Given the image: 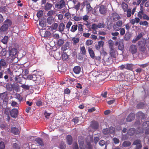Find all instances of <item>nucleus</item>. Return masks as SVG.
<instances>
[{"instance_id": "obj_49", "label": "nucleus", "mask_w": 149, "mask_h": 149, "mask_svg": "<svg viewBox=\"0 0 149 149\" xmlns=\"http://www.w3.org/2000/svg\"><path fill=\"white\" fill-rule=\"evenodd\" d=\"M121 36H123L125 33V30L124 28H121L119 30Z\"/></svg>"}, {"instance_id": "obj_19", "label": "nucleus", "mask_w": 149, "mask_h": 149, "mask_svg": "<svg viewBox=\"0 0 149 149\" xmlns=\"http://www.w3.org/2000/svg\"><path fill=\"white\" fill-rule=\"evenodd\" d=\"M99 11L101 14H104L106 13L107 10L104 6L102 5L99 8Z\"/></svg>"}, {"instance_id": "obj_22", "label": "nucleus", "mask_w": 149, "mask_h": 149, "mask_svg": "<svg viewBox=\"0 0 149 149\" xmlns=\"http://www.w3.org/2000/svg\"><path fill=\"white\" fill-rule=\"evenodd\" d=\"M52 7V5L50 3H47L45 5L44 9L46 10H48L50 9Z\"/></svg>"}, {"instance_id": "obj_2", "label": "nucleus", "mask_w": 149, "mask_h": 149, "mask_svg": "<svg viewBox=\"0 0 149 149\" xmlns=\"http://www.w3.org/2000/svg\"><path fill=\"white\" fill-rule=\"evenodd\" d=\"M12 24V22L9 19H6L4 22L3 24L1 26L0 30L2 31H7L9 26H10Z\"/></svg>"}, {"instance_id": "obj_55", "label": "nucleus", "mask_w": 149, "mask_h": 149, "mask_svg": "<svg viewBox=\"0 0 149 149\" xmlns=\"http://www.w3.org/2000/svg\"><path fill=\"white\" fill-rule=\"evenodd\" d=\"M62 59L64 60H66L68 58V56L66 53H63L62 55Z\"/></svg>"}, {"instance_id": "obj_23", "label": "nucleus", "mask_w": 149, "mask_h": 149, "mask_svg": "<svg viewBox=\"0 0 149 149\" xmlns=\"http://www.w3.org/2000/svg\"><path fill=\"white\" fill-rule=\"evenodd\" d=\"M11 132L15 135L17 134L19 132V130L17 128L15 127H12L11 130Z\"/></svg>"}, {"instance_id": "obj_9", "label": "nucleus", "mask_w": 149, "mask_h": 149, "mask_svg": "<svg viewBox=\"0 0 149 149\" xmlns=\"http://www.w3.org/2000/svg\"><path fill=\"white\" fill-rule=\"evenodd\" d=\"M120 19L119 15L117 13H112L110 16V19L113 22L116 21Z\"/></svg>"}, {"instance_id": "obj_58", "label": "nucleus", "mask_w": 149, "mask_h": 149, "mask_svg": "<svg viewBox=\"0 0 149 149\" xmlns=\"http://www.w3.org/2000/svg\"><path fill=\"white\" fill-rule=\"evenodd\" d=\"M51 33L50 31H47L45 32L44 34V37L45 38L48 37L50 35Z\"/></svg>"}, {"instance_id": "obj_41", "label": "nucleus", "mask_w": 149, "mask_h": 149, "mask_svg": "<svg viewBox=\"0 0 149 149\" xmlns=\"http://www.w3.org/2000/svg\"><path fill=\"white\" fill-rule=\"evenodd\" d=\"M43 12L42 10H39L37 13V16L38 18H40L43 15Z\"/></svg>"}, {"instance_id": "obj_40", "label": "nucleus", "mask_w": 149, "mask_h": 149, "mask_svg": "<svg viewBox=\"0 0 149 149\" xmlns=\"http://www.w3.org/2000/svg\"><path fill=\"white\" fill-rule=\"evenodd\" d=\"M8 65L6 61L3 58L0 60V65Z\"/></svg>"}, {"instance_id": "obj_10", "label": "nucleus", "mask_w": 149, "mask_h": 149, "mask_svg": "<svg viewBox=\"0 0 149 149\" xmlns=\"http://www.w3.org/2000/svg\"><path fill=\"white\" fill-rule=\"evenodd\" d=\"M18 114V111L17 109H13L10 111V115L13 118H16Z\"/></svg>"}, {"instance_id": "obj_36", "label": "nucleus", "mask_w": 149, "mask_h": 149, "mask_svg": "<svg viewBox=\"0 0 149 149\" xmlns=\"http://www.w3.org/2000/svg\"><path fill=\"white\" fill-rule=\"evenodd\" d=\"M142 37V34L141 33H140L137 36L135 40H132V42L134 43L136 41H137L139 39H140Z\"/></svg>"}, {"instance_id": "obj_57", "label": "nucleus", "mask_w": 149, "mask_h": 149, "mask_svg": "<svg viewBox=\"0 0 149 149\" xmlns=\"http://www.w3.org/2000/svg\"><path fill=\"white\" fill-rule=\"evenodd\" d=\"M81 6V4L79 2H78L77 4L74 5V8L77 10H78L79 9V8Z\"/></svg>"}, {"instance_id": "obj_25", "label": "nucleus", "mask_w": 149, "mask_h": 149, "mask_svg": "<svg viewBox=\"0 0 149 149\" xmlns=\"http://www.w3.org/2000/svg\"><path fill=\"white\" fill-rule=\"evenodd\" d=\"M121 6L124 12H125L128 9V5L126 3L123 2L121 4Z\"/></svg>"}, {"instance_id": "obj_30", "label": "nucleus", "mask_w": 149, "mask_h": 149, "mask_svg": "<svg viewBox=\"0 0 149 149\" xmlns=\"http://www.w3.org/2000/svg\"><path fill=\"white\" fill-rule=\"evenodd\" d=\"M131 144V143L130 141H125L123 144L122 146L124 147H128L130 146Z\"/></svg>"}, {"instance_id": "obj_46", "label": "nucleus", "mask_w": 149, "mask_h": 149, "mask_svg": "<svg viewBox=\"0 0 149 149\" xmlns=\"http://www.w3.org/2000/svg\"><path fill=\"white\" fill-rule=\"evenodd\" d=\"M39 25L42 27H43L45 26V23L44 20H40L39 21Z\"/></svg>"}, {"instance_id": "obj_48", "label": "nucleus", "mask_w": 149, "mask_h": 149, "mask_svg": "<svg viewBox=\"0 0 149 149\" xmlns=\"http://www.w3.org/2000/svg\"><path fill=\"white\" fill-rule=\"evenodd\" d=\"M130 34L129 33H126L124 37V39L125 40H129L130 38Z\"/></svg>"}, {"instance_id": "obj_12", "label": "nucleus", "mask_w": 149, "mask_h": 149, "mask_svg": "<svg viewBox=\"0 0 149 149\" xmlns=\"http://www.w3.org/2000/svg\"><path fill=\"white\" fill-rule=\"evenodd\" d=\"M104 43V42L102 40L98 41V44H96L95 45L96 49L97 50H99L101 48H103Z\"/></svg>"}, {"instance_id": "obj_20", "label": "nucleus", "mask_w": 149, "mask_h": 149, "mask_svg": "<svg viewBox=\"0 0 149 149\" xmlns=\"http://www.w3.org/2000/svg\"><path fill=\"white\" fill-rule=\"evenodd\" d=\"M15 81L20 84H22V79L21 77H20V75H16L14 78Z\"/></svg>"}, {"instance_id": "obj_37", "label": "nucleus", "mask_w": 149, "mask_h": 149, "mask_svg": "<svg viewBox=\"0 0 149 149\" xmlns=\"http://www.w3.org/2000/svg\"><path fill=\"white\" fill-rule=\"evenodd\" d=\"M109 49L114 48L113 42L112 40H110L108 42Z\"/></svg>"}, {"instance_id": "obj_53", "label": "nucleus", "mask_w": 149, "mask_h": 149, "mask_svg": "<svg viewBox=\"0 0 149 149\" xmlns=\"http://www.w3.org/2000/svg\"><path fill=\"white\" fill-rule=\"evenodd\" d=\"M126 68L127 70H131L132 69V65L131 64H128L126 65Z\"/></svg>"}, {"instance_id": "obj_61", "label": "nucleus", "mask_w": 149, "mask_h": 149, "mask_svg": "<svg viewBox=\"0 0 149 149\" xmlns=\"http://www.w3.org/2000/svg\"><path fill=\"white\" fill-rule=\"evenodd\" d=\"M126 11L127 12V17H130L131 16V9L130 8L128 9Z\"/></svg>"}, {"instance_id": "obj_64", "label": "nucleus", "mask_w": 149, "mask_h": 149, "mask_svg": "<svg viewBox=\"0 0 149 149\" xmlns=\"http://www.w3.org/2000/svg\"><path fill=\"white\" fill-rule=\"evenodd\" d=\"M98 28H104V27L105 25L104 23H100L97 25Z\"/></svg>"}, {"instance_id": "obj_43", "label": "nucleus", "mask_w": 149, "mask_h": 149, "mask_svg": "<svg viewBox=\"0 0 149 149\" xmlns=\"http://www.w3.org/2000/svg\"><path fill=\"white\" fill-rule=\"evenodd\" d=\"M10 111L9 108H6L4 110V113L7 115L8 117L9 116V114H10Z\"/></svg>"}, {"instance_id": "obj_7", "label": "nucleus", "mask_w": 149, "mask_h": 149, "mask_svg": "<svg viewBox=\"0 0 149 149\" xmlns=\"http://www.w3.org/2000/svg\"><path fill=\"white\" fill-rule=\"evenodd\" d=\"M117 49L113 48L109 49V54L111 57L116 58L118 55V52L117 51Z\"/></svg>"}, {"instance_id": "obj_42", "label": "nucleus", "mask_w": 149, "mask_h": 149, "mask_svg": "<svg viewBox=\"0 0 149 149\" xmlns=\"http://www.w3.org/2000/svg\"><path fill=\"white\" fill-rule=\"evenodd\" d=\"M80 51L81 52V54L83 55H85L86 54V51L84 46H83L81 47Z\"/></svg>"}, {"instance_id": "obj_1", "label": "nucleus", "mask_w": 149, "mask_h": 149, "mask_svg": "<svg viewBox=\"0 0 149 149\" xmlns=\"http://www.w3.org/2000/svg\"><path fill=\"white\" fill-rule=\"evenodd\" d=\"M27 79L32 80L33 81H37L38 82L40 83L42 82L44 80V78L41 77L40 75H38L37 76L35 74H29L27 76Z\"/></svg>"}, {"instance_id": "obj_33", "label": "nucleus", "mask_w": 149, "mask_h": 149, "mask_svg": "<svg viewBox=\"0 0 149 149\" xmlns=\"http://www.w3.org/2000/svg\"><path fill=\"white\" fill-rule=\"evenodd\" d=\"M35 141L38 144L41 146L43 145V143L42 139L40 138H36L35 139Z\"/></svg>"}, {"instance_id": "obj_59", "label": "nucleus", "mask_w": 149, "mask_h": 149, "mask_svg": "<svg viewBox=\"0 0 149 149\" xmlns=\"http://www.w3.org/2000/svg\"><path fill=\"white\" fill-rule=\"evenodd\" d=\"M118 49L121 51H123L124 49V45L123 43H120L118 46Z\"/></svg>"}, {"instance_id": "obj_17", "label": "nucleus", "mask_w": 149, "mask_h": 149, "mask_svg": "<svg viewBox=\"0 0 149 149\" xmlns=\"http://www.w3.org/2000/svg\"><path fill=\"white\" fill-rule=\"evenodd\" d=\"M134 115L133 113H131L129 114L126 118L127 122H131L133 120L134 118Z\"/></svg>"}, {"instance_id": "obj_39", "label": "nucleus", "mask_w": 149, "mask_h": 149, "mask_svg": "<svg viewBox=\"0 0 149 149\" xmlns=\"http://www.w3.org/2000/svg\"><path fill=\"white\" fill-rule=\"evenodd\" d=\"M80 149H85V147L83 146L84 141H78Z\"/></svg>"}, {"instance_id": "obj_26", "label": "nucleus", "mask_w": 149, "mask_h": 149, "mask_svg": "<svg viewBox=\"0 0 149 149\" xmlns=\"http://www.w3.org/2000/svg\"><path fill=\"white\" fill-rule=\"evenodd\" d=\"M142 127L145 130L149 128V121H147L143 122Z\"/></svg>"}, {"instance_id": "obj_54", "label": "nucleus", "mask_w": 149, "mask_h": 149, "mask_svg": "<svg viewBox=\"0 0 149 149\" xmlns=\"http://www.w3.org/2000/svg\"><path fill=\"white\" fill-rule=\"evenodd\" d=\"M58 26L57 23H54L51 26V28L54 30H56Z\"/></svg>"}, {"instance_id": "obj_14", "label": "nucleus", "mask_w": 149, "mask_h": 149, "mask_svg": "<svg viewBox=\"0 0 149 149\" xmlns=\"http://www.w3.org/2000/svg\"><path fill=\"white\" fill-rule=\"evenodd\" d=\"M91 126L92 129L95 130H96L98 128L99 124L97 121H93L92 122Z\"/></svg>"}, {"instance_id": "obj_13", "label": "nucleus", "mask_w": 149, "mask_h": 149, "mask_svg": "<svg viewBox=\"0 0 149 149\" xmlns=\"http://www.w3.org/2000/svg\"><path fill=\"white\" fill-rule=\"evenodd\" d=\"M66 141L68 145H72L73 141L72 136L70 135H67L66 137Z\"/></svg>"}, {"instance_id": "obj_56", "label": "nucleus", "mask_w": 149, "mask_h": 149, "mask_svg": "<svg viewBox=\"0 0 149 149\" xmlns=\"http://www.w3.org/2000/svg\"><path fill=\"white\" fill-rule=\"evenodd\" d=\"M16 99H17L19 101H21L23 99L22 97L20 94H16Z\"/></svg>"}, {"instance_id": "obj_16", "label": "nucleus", "mask_w": 149, "mask_h": 149, "mask_svg": "<svg viewBox=\"0 0 149 149\" xmlns=\"http://www.w3.org/2000/svg\"><path fill=\"white\" fill-rule=\"evenodd\" d=\"M65 28V25L63 23L61 22L59 24L58 26V31L59 32L62 33L64 31Z\"/></svg>"}, {"instance_id": "obj_35", "label": "nucleus", "mask_w": 149, "mask_h": 149, "mask_svg": "<svg viewBox=\"0 0 149 149\" xmlns=\"http://www.w3.org/2000/svg\"><path fill=\"white\" fill-rule=\"evenodd\" d=\"M144 130H145L142 127L141 128H138L137 130V132H136V134H141L143 133Z\"/></svg>"}, {"instance_id": "obj_60", "label": "nucleus", "mask_w": 149, "mask_h": 149, "mask_svg": "<svg viewBox=\"0 0 149 149\" xmlns=\"http://www.w3.org/2000/svg\"><path fill=\"white\" fill-rule=\"evenodd\" d=\"M13 148L15 149H19L20 146L17 143H15L13 144Z\"/></svg>"}, {"instance_id": "obj_24", "label": "nucleus", "mask_w": 149, "mask_h": 149, "mask_svg": "<svg viewBox=\"0 0 149 149\" xmlns=\"http://www.w3.org/2000/svg\"><path fill=\"white\" fill-rule=\"evenodd\" d=\"M88 51L90 54V55L91 58H95V53L92 49L89 47L88 49Z\"/></svg>"}, {"instance_id": "obj_34", "label": "nucleus", "mask_w": 149, "mask_h": 149, "mask_svg": "<svg viewBox=\"0 0 149 149\" xmlns=\"http://www.w3.org/2000/svg\"><path fill=\"white\" fill-rule=\"evenodd\" d=\"M7 52V51L6 50L5 48H4L2 49L0 53V54L1 56H6Z\"/></svg>"}, {"instance_id": "obj_51", "label": "nucleus", "mask_w": 149, "mask_h": 149, "mask_svg": "<svg viewBox=\"0 0 149 149\" xmlns=\"http://www.w3.org/2000/svg\"><path fill=\"white\" fill-rule=\"evenodd\" d=\"M93 43V41L91 40H88L86 42V44L87 46H89L91 45Z\"/></svg>"}, {"instance_id": "obj_6", "label": "nucleus", "mask_w": 149, "mask_h": 149, "mask_svg": "<svg viewBox=\"0 0 149 149\" xmlns=\"http://www.w3.org/2000/svg\"><path fill=\"white\" fill-rule=\"evenodd\" d=\"M129 51L130 53H131L132 54H135L137 51V49L136 46L133 44L131 45L130 46Z\"/></svg>"}, {"instance_id": "obj_50", "label": "nucleus", "mask_w": 149, "mask_h": 149, "mask_svg": "<svg viewBox=\"0 0 149 149\" xmlns=\"http://www.w3.org/2000/svg\"><path fill=\"white\" fill-rule=\"evenodd\" d=\"M72 40L73 42V44L75 45L79 42V39L78 38H72Z\"/></svg>"}, {"instance_id": "obj_62", "label": "nucleus", "mask_w": 149, "mask_h": 149, "mask_svg": "<svg viewBox=\"0 0 149 149\" xmlns=\"http://www.w3.org/2000/svg\"><path fill=\"white\" fill-rule=\"evenodd\" d=\"M7 73L10 75H13V72L10 69V68H8L7 69Z\"/></svg>"}, {"instance_id": "obj_31", "label": "nucleus", "mask_w": 149, "mask_h": 149, "mask_svg": "<svg viewBox=\"0 0 149 149\" xmlns=\"http://www.w3.org/2000/svg\"><path fill=\"white\" fill-rule=\"evenodd\" d=\"M69 46V44L68 42H66L63 45L61 48V50L63 51L64 52L67 49V47H68Z\"/></svg>"}, {"instance_id": "obj_11", "label": "nucleus", "mask_w": 149, "mask_h": 149, "mask_svg": "<svg viewBox=\"0 0 149 149\" xmlns=\"http://www.w3.org/2000/svg\"><path fill=\"white\" fill-rule=\"evenodd\" d=\"M17 52V50L15 48L9 49L8 51L9 56L13 57L16 54Z\"/></svg>"}, {"instance_id": "obj_45", "label": "nucleus", "mask_w": 149, "mask_h": 149, "mask_svg": "<svg viewBox=\"0 0 149 149\" xmlns=\"http://www.w3.org/2000/svg\"><path fill=\"white\" fill-rule=\"evenodd\" d=\"M86 9L88 12H90L93 10V8L90 6L89 3H88L86 5Z\"/></svg>"}, {"instance_id": "obj_44", "label": "nucleus", "mask_w": 149, "mask_h": 149, "mask_svg": "<svg viewBox=\"0 0 149 149\" xmlns=\"http://www.w3.org/2000/svg\"><path fill=\"white\" fill-rule=\"evenodd\" d=\"M60 149H65L66 148V145L63 142H61L59 145Z\"/></svg>"}, {"instance_id": "obj_18", "label": "nucleus", "mask_w": 149, "mask_h": 149, "mask_svg": "<svg viewBox=\"0 0 149 149\" xmlns=\"http://www.w3.org/2000/svg\"><path fill=\"white\" fill-rule=\"evenodd\" d=\"M73 70L74 72L76 74H79L81 70V68L79 66H75L74 67Z\"/></svg>"}, {"instance_id": "obj_38", "label": "nucleus", "mask_w": 149, "mask_h": 149, "mask_svg": "<svg viewBox=\"0 0 149 149\" xmlns=\"http://www.w3.org/2000/svg\"><path fill=\"white\" fill-rule=\"evenodd\" d=\"M64 40L63 39H59L57 42V44L58 46H61L64 43Z\"/></svg>"}, {"instance_id": "obj_29", "label": "nucleus", "mask_w": 149, "mask_h": 149, "mask_svg": "<svg viewBox=\"0 0 149 149\" xmlns=\"http://www.w3.org/2000/svg\"><path fill=\"white\" fill-rule=\"evenodd\" d=\"M78 28V25L77 24L73 25L71 27L70 31L73 33L74 32L77 30Z\"/></svg>"}, {"instance_id": "obj_52", "label": "nucleus", "mask_w": 149, "mask_h": 149, "mask_svg": "<svg viewBox=\"0 0 149 149\" xmlns=\"http://www.w3.org/2000/svg\"><path fill=\"white\" fill-rule=\"evenodd\" d=\"M78 31L82 32L83 31V25L81 24H79L78 26Z\"/></svg>"}, {"instance_id": "obj_8", "label": "nucleus", "mask_w": 149, "mask_h": 149, "mask_svg": "<svg viewBox=\"0 0 149 149\" xmlns=\"http://www.w3.org/2000/svg\"><path fill=\"white\" fill-rule=\"evenodd\" d=\"M66 4L65 0H61L55 5L56 7L58 9H62L65 6Z\"/></svg>"}, {"instance_id": "obj_15", "label": "nucleus", "mask_w": 149, "mask_h": 149, "mask_svg": "<svg viewBox=\"0 0 149 149\" xmlns=\"http://www.w3.org/2000/svg\"><path fill=\"white\" fill-rule=\"evenodd\" d=\"M136 132L135 129L134 128H131L128 130L127 132L128 135L130 136H133Z\"/></svg>"}, {"instance_id": "obj_28", "label": "nucleus", "mask_w": 149, "mask_h": 149, "mask_svg": "<svg viewBox=\"0 0 149 149\" xmlns=\"http://www.w3.org/2000/svg\"><path fill=\"white\" fill-rule=\"evenodd\" d=\"M47 22L49 24H52L54 22V19L52 17H49L47 19Z\"/></svg>"}, {"instance_id": "obj_63", "label": "nucleus", "mask_w": 149, "mask_h": 149, "mask_svg": "<svg viewBox=\"0 0 149 149\" xmlns=\"http://www.w3.org/2000/svg\"><path fill=\"white\" fill-rule=\"evenodd\" d=\"M139 24L140 25L147 26L148 24V23L146 21H141L139 23Z\"/></svg>"}, {"instance_id": "obj_47", "label": "nucleus", "mask_w": 149, "mask_h": 149, "mask_svg": "<svg viewBox=\"0 0 149 149\" xmlns=\"http://www.w3.org/2000/svg\"><path fill=\"white\" fill-rule=\"evenodd\" d=\"M140 10L138 13V17L140 18H142V15H143V14H144V12L143 10Z\"/></svg>"}, {"instance_id": "obj_4", "label": "nucleus", "mask_w": 149, "mask_h": 149, "mask_svg": "<svg viewBox=\"0 0 149 149\" xmlns=\"http://www.w3.org/2000/svg\"><path fill=\"white\" fill-rule=\"evenodd\" d=\"M138 45L139 47L140 51L144 52L146 50V48L144 42L142 41H139Z\"/></svg>"}, {"instance_id": "obj_3", "label": "nucleus", "mask_w": 149, "mask_h": 149, "mask_svg": "<svg viewBox=\"0 0 149 149\" xmlns=\"http://www.w3.org/2000/svg\"><path fill=\"white\" fill-rule=\"evenodd\" d=\"M123 25V22L122 21L118 20L116 22L114 23L113 26V28L114 30L116 31H118L121 28Z\"/></svg>"}, {"instance_id": "obj_27", "label": "nucleus", "mask_w": 149, "mask_h": 149, "mask_svg": "<svg viewBox=\"0 0 149 149\" xmlns=\"http://www.w3.org/2000/svg\"><path fill=\"white\" fill-rule=\"evenodd\" d=\"M137 115L139 118H141L142 119L146 118L145 114L141 111H139L137 113Z\"/></svg>"}, {"instance_id": "obj_21", "label": "nucleus", "mask_w": 149, "mask_h": 149, "mask_svg": "<svg viewBox=\"0 0 149 149\" xmlns=\"http://www.w3.org/2000/svg\"><path fill=\"white\" fill-rule=\"evenodd\" d=\"M111 129H112V130H114V127H111L109 128H107L106 129H104L103 130V133L105 135L109 134L110 130H111Z\"/></svg>"}, {"instance_id": "obj_32", "label": "nucleus", "mask_w": 149, "mask_h": 149, "mask_svg": "<svg viewBox=\"0 0 149 149\" xmlns=\"http://www.w3.org/2000/svg\"><path fill=\"white\" fill-rule=\"evenodd\" d=\"M8 37L7 36H5L2 39L1 42L4 44H6L8 41Z\"/></svg>"}, {"instance_id": "obj_5", "label": "nucleus", "mask_w": 149, "mask_h": 149, "mask_svg": "<svg viewBox=\"0 0 149 149\" xmlns=\"http://www.w3.org/2000/svg\"><path fill=\"white\" fill-rule=\"evenodd\" d=\"M132 145L135 146L134 149H141L142 147L141 141L139 139H136L132 143Z\"/></svg>"}]
</instances>
